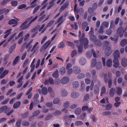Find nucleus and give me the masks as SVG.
I'll return each instance as SVG.
<instances>
[{"label": "nucleus", "instance_id": "f257e3e1", "mask_svg": "<svg viewBox=\"0 0 127 127\" xmlns=\"http://www.w3.org/2000/svg\"><path fill=\"white\" fill-rule=\"evenodd\" d=\"M80 44L78 47V52L79 54H81L83 52V44H84V47L86 48L88 43V40L86 38L83 39H81L80 40Z\"/></svg>", "mask_w": 127, "mask_h": 127}, {"label": "nucleus", "instance_id": "f03ea898", "mask_svg": "<svg viewBox=\"0 0 127 127\" xmlns=\"http://www.w3.org/2000/svg\"><path fill=\"white\" fill-rule=\"evenodd\" d=\"M91 66L94 67H95L97 70H100L102 68V65L100 62H96V60L95 59H93L91 62Z\"/></svg>", "mask_w": 127, "mask_h": 127}, {"label": "nucleus", "instance_id": "7ed1b4c3", "mask_svg": "<svg viewBox=\"0 0 127 127\" xmlns=\"http://www.w3.org/2000/svg\"><path fill=\"white\" fill-rule=\"evenodd\" d=\"M33 18V17L32 16L28 19L26 20L24 22L21 26V28L22 30H25L28 28L30 26L28 24H26L30 20Z\"/></svg>", "mask_w": 127, "mask_h": 127}, {"label": "nucleus", "instance_id": "20e7f679", "mask_svg": "<svg viewBox=\"0 0 127 127\" xmlns=\"http://www.w3.org/2000/svg\"><path fill=\"white\" fill-rule=\"evenodd\" d=\"M73 71L75 74H78L81 72V69L79 67L75 66L73 67Z\"/></svg>", "mask_w": 127, "mask_h": 127}, {"label": "nucleus", "instance_id": "39448f33", "mask_svg": "<svg viewBox=\"0 0 127 127\" xmlns=\"http://www.w3.org/2000/svg\"><path fill=\"white\" fill-rule=\"evenodd\" d=\"M102 76L104 78V80L105 82L106 83L108 82V83H112L111 78H109V79L108 80L106 74L104 73H102Z\"/></svg>", "mask_w": 127, "mask_h": 127}, {"label": "nucleus", "instance_id": "423d86ee", "mask_svg": "<svg viewBox=\"0 0 127 127\" xmlns=\"http://www.w3.org/2000/svg\"><path fill=\"white\" fill-rule=\"evenodd\" d=\"M88 24L86 22H83L82 24V28L83 30H84L86 27V28L85 29V31L87 32L89 30V27L88 26Z\"/></svg>", "mask_w": 127, "mask_h": 127}, {"label": "nucleus", "instance_id": "0eeeda50", "mask_svg": "<svg viewBox=\"0 0 127 127\" xmlns=\"http://www.w3.org/2000/svg\"><path fill=\"white\" fill-rule=\"evenodd\" d=\"M113 61L114 64L113 66L115 68L118 67L120 64L119 60L118 59L114 58Z\"/></svg>", "mask_w": 127, "mask_h": 127}, {"label": "nucleus", "instance_id": "6e6552de", "mask_svg": "<svg viewBox=\"0 0 127 127\" xmlns=\"http://www.w3.org/2000/svg\"><path fill=\"white\" fill-rule=\"evenodd\" d=\"M79 93L73 91L71 92L70 94L71 97L74 98H76L79 96Z\"/></svg>", "mask_w": 127, "mask_h": 127}, {"label": "nucleus", "instance_id": "1a4fd4ad", "mask_svg": "<svg viewBox=\"0 0 127 127\" xmlns=\"http://www.w3.org/2000/svg\"><path fill=\"white\" fill-rule=\"evenodd\" d=\"M38 44V42H37L33 45L31 50V52H33V53H34L38 49L39 47L37 46Z\"/></svg>", "mask_w": 127, "mask_h": 127}, {"label": "nucleus", "instance_id": "9d476101", "mask_svg": "<svg viewBox=\"0 0 127 127\" xmlns=\"http://www.w3.org/2000/svg\"><path fill=\"white\" fill-rule=\"evenodd\" d=\"M69 78L67 76L64 77L61 80V83L63 84L67 83L69 80Z\"/></svg>", "mask_w": 127, "mask_h": 127}, {"label": "nucleus", "instance_id": "9b49d317", "mask_svg": "<svg viewBox=\"0 0 127 127\" xmlns=\"http://www.w3.org/2000/svg\"><path fill=\"white\" fill-rule=\"evenodd\" d=\"M48 92L50 94V97H54L55 96V93L53 89L50 87L48 88Z\"/></svg>", "mask_w": 127, "mask_h": 127}, {"label": "nucleus", "instance_id": "f8f14e48", "mask_svg": "<svg viewBox=\"0 0 127 127\" xmlns=\"http://www.w3.org/2000/svg\"><path fill=\"white\" fill-rule=\"evenodd\" d=\"M114 58L118 59L120 57V53L119 51L117 50L115 51L113 53Z\"/></svg>", "mask_w": 127, "mask_h": 127}, {"label": "nucleus", "instance_id": "ddd939ff", "mask_svg": "<svg viewBox=\"0 0 127 127\" xmlns=\"http://www.w3.org/2000/svg\"><path fill=\"white\" fill-rule=\"evenodd\" d=\"M122 26H120L119 28L117 31L118 34L119 35V36L121 37H122L123 35V33H122Z\"/></svg>", "mask_w": 127, "mask_h": 127}, {"label": "nucleus", "instance_id": "4468645a", "mask_svg": "<svg viewBox=\"0 0 127 127\" xmlns=\"http://www.w3.org/2000/svg\"><path fill=\"white\" fill-rule=\"evenodd\" d=\"M112 50L110 47L107 48L105 50V53L107 56H109L111 53Z\"/></svg>", "mask_w": 127, "mask_h": 127}, {"label": "nucleus", "instance_id": "2eb2a0df", "mask_svg": "<svg viewBox=\"0 0 127 127\" xmlns=\"http://www.w3.org/2000/svg\"><path fill=\"white\" fill-rule=\"evenodd\" d=\"M121 64L124 67H126L127 65V59L125 58H123L121 61Z\"/></svg>", "mask_w": 127, "mask_h": 127}, {"label": "nucleus", "instance_id": "dca6fc26", "mask_svg": "<svg viewBox=\"0 0 127 127\" xmlns=\"http://www.w3.org/2000/svg\"><path fill=\"white\" fill-rule=\"evenodd\" d=\"M99 87L97 85H95L94 87V93L95 94H98L99 93Z\"/></svg>", "mask_w": 127, "mask_h": 127}, {"label": "nucleus", "instance_id": "f3484780", "mask_svg": "<svg viewBox=\"0 0 127 127\" xmlns=\"http://www.w3.org/2000/svg\"><path fill=\"white\" fill-rule=\"evenodd\" d=\"M72 85L73 88H76L79 86V84L78 81H74L72 83Z\"/></svg>", "mask_w": 127, "mask_h": 127}, {"label": "nucleus", "instance_id": "a211bd4d", "mask_svg": "<svg viewBox=\"0 0 127 127\" xmlns=\"http://www.w3.org/2000/svg\"><path fill=\"white\" fill-rule=\"evenodd\" d=\"M79 62L80 64L83 65L85 64L86 61L84 58L81 57L79 59Z\"/></svg>", "mask_w": 127, "mask_h": 127}, {"label": "nucleus", "instance_id": "6ab92c4d", "mask_svg": "<svg viewBox=\"0 0 127 127\" xmlns=\"http://www.w3.org/2000/svg\"><path fill=\"white\" fill-rule=\"evenodd\" d=\"M51 43V41L50 40L48 41L46 43H45L41 49L43 50H45L50 45Z\"/></svg>", "mask_w": 127, "mask_h": 127}, {"label": "nucleus", "instance_id": "aec40b11", "mask_svg": "<svg viewBox=\"0 0 127 127\" xmlns=\"http://www.w3.org/2000/svg\"><path fill=\"white\" fill-rule=\"evenodd\" d=\"M70 102L69 101H65L63 103V106L64 108H67L69 106Z\"/></svg>", "mask_w": 127, "mask_h": 127}, {"label": "nucleus", "instance_id": "412c9836", "mask_svg": "<svg viewBox=\"0 0 127 127\" xmlns=\"http://www.w3.org/2000/svg\"><path fill=\"white\" fill-rule=\"evenodd\" d=\"M41 93L43 95H47L48 93L47 88L45 87H43L41 90Z\"/></svg>", "mask_w": 127, "mask_h": 127}, {"label": "nucleus", "instance_id": "4be33fe9", "mask_svg": "<svg viewBox=\"0 0 127 127\" xmlns=\"http://www.w3.org/2000/svg\"><path fill=\"white\" fill-rule=\"evenodd\" d=\"M9 72V71L8 70H4L2 72V74L0 76V78L1 79L3 78L5 75L8 73Z\"/></svg>", "mask_w": 127, "mask_h": 127}, {"label": "nucleus", "instance_id": "5701e85b", "mask_svg": "<svg viewBox=\"0 0 127 127\" xmlns=\"http://www.w3.org/2000/svg\"><path fill=\"white\" fill-rule=\"evenodd\" d=\"M106 64L108 67H111L112 65V60L110 59H108L106 61Z\"/></svg>", "mask_w": 127, "mask_h": 127}, {"label": "nucleus", "instance_id": "b1692460", "mask_svg": "<svg viewBox=\"0 0 127 127\" xmlns=\"http://www.w3.org/2000/svg\"><path fill=\"white\" fill-rule=\"evenodd\" d=\"M53 77L54 78H57L59 76L58 71L57 69L53 72L52 74Z\"/></svg>", "mask_w": 127, "mask_h": 127}, {"label": "nucleus", "instance_id": "393cba45", "mask_svg": "<svg viewBox=\"0 0 127 127\" xmlns=\"http://www.w3.org/2000/svg\"><path fill=\"white\" fill-rule=\"evenodd\" d=\"M85 76V74L82 73H80L77 75V78L78 79H81L84 78Z\"/></svg>", "mask_w": 127, "mask_h": 127}, {"label": "nucleus", "instance_id": "a878e982", "mask_svg": "<svg viewBox=\"0 0 127 127\" xmlns=\"http://www.w3.org/2000/svg\"><path fill=\"white\" fill-rule=\"evenodd\" d=\"M127 43V40L126 39H123L121 42L120 45L122 47H124L126 45Z\"/></svg>", "mask_w": 127, "mask_h": 127}, {"label": "nucleus", "instance_id": "bb28decb", "mask_svg": "<svg viewBox=\"0 0 127 127\" xmlns=\"http://www.w3.org/2000/svg\"><path fill=\"white\" fill-rule=\"evenodd\" d=\"M59 72L60 74L63 75L65 73V69L64 67H62L59 70Z\"/></svg>", "mask_w": 127, "mask_h": 127}, {"label": "nucleus", "instance_id": "cd10ccee", "mask_svg": "<svg viewBox=\"0 0 127 127\" xmlns=\"http://www.w3.org/2000/svg\"><path fill=\"white\" fill-rule=\"evenodd\" d=\"M68 5L67 3H65L59 9L60 12H62L68 6Z\"/></svg>", "mask_w": 127, "mask_h": 127}, {"label": "nucleus", "instance_id": "c85d7f7f", "mask_svg": "<svg viewBox=\"0 0 127 127\" xmlns=\"http://www.w3.org/2000/svg\"><path fill=\"white\" fill-rule=\"evenodd\" d=\"M106 92V88L104 86H103L101 89L100 92V95L102 96L103 94H105Z\"/></svg>", "mask_w": 127, "mask_h": 127}, {"label": "nucleus", "instance_id": "c756f323", "mask_svg": "<svg viewBox=\"0 0 127 127\" xmlns=\"http://www.w3.org/2000/svg\"><path fill=\"white\" fill-rule=\"evenodd\" d=\"M20 102L19 101H18L14 104L13 107L14 109H17L20 106Z\"/></svg>", "mask_w": 127, "mask_h": 127}, {"label": "nucleus", "instance_id": "7c9ffc66", "mask_svg": "<svg viewBox=\"0 0 127 127\" xmlns=\"http://www.w3.org/2000/svg\"><path fill=\"white\" fill-rule=\"evenodd\" d=\"M19 56H17L14 60L13 63V65L14 66L17 64L19 61Z\"/></svg>", "mask_w": 127, "mask_h": 127}, {"label": "nucleus", "instance_id": "2f4dec72", "mask_svg": "<svg viewBox=\"0 0 127 127\" xmlns=\"http://www.w3.org/2000/svg\"><path fill=\"white\" fill-rule=\"evenodd\" d=\"M115 89L113 88H112L110 90L109 94L110 96L113 97L115 94Z\"/></svg>", "mask_w": 127, "mask_h": 127}, {"label": "nucleus", "instance_id": "473e14b6", "mask_svg": "<svg viewBox=\"0 0 127 127\" xmlns=\"http://www.w3.org/2000/svg\"><path fill=\"white\" fill-rule=\"evenodd\" d=\"M77 54V52L76 50H74L72 51L71 53V56L72 58L74 57Z\"/></svg>", "mask_w": 127, "mask_h": 127}, {"label": "nucleus", "instance_id": "72a5a7b5", "mask_svg": "<svg viewBox=\"0 0 127 127\" xmlns=\"http://www.w3.org/2000/svg\"><path fill=\"white\" fill-rule=\"evenodd\" d=\"M18 23L17 21L15 19H12L10 20L8 22L9 25L16 24Z\"/></svg>", "mask_w": 127, "mask_h": 127}, {"label": "nucleus", "instance_id": "f704fd0d", "mask_svg": "<svg viewBox=\"0 0 127 127\" xmlns=\"http://www.w3.org/2000/svg\"><path fill=\"white\" fill-rule=\"evenodd\" d=\"M61 94L62 96L65 97L67 95L68 93L65 90H62L61 92Z\"/></svg>", "mask_w": 127, "mask_h": 127}, {"label": "nucleus", "instance_id": "c9c22d12", "mask_svg": "<svg viewBox=\"0 0 127 127\" xmlns=\"http://www.w3.org/2000/svg\"><path fill=\"white\" fill-rule=\"evenodd\" d=\"M116 90L117 94L118 95H120L122 92L121 89L119 87H117L116 88Z\"/></svg>", "mask_w": 127, "mask_h": 127}, {"label": "nucleus", "instance_id": "e433bc0d", "mask_svg": "<svg viewBox=\"0 0 127 127\" xmlns=\"http://www.w3.org/2000/svg\"><path fill=\"white\" fill-rule=\"evenodd\" d=\"M75 112L76 114L79 115L81 112V109L80 107H78L76 108L75 110Z\"/></svg>", "mask_w": 127, "mask_h": 127}, {"label": "nucleus", "instance_id": "4c0bfd02", "mask_svg": "<svg viewBox=\"0 0 127 127\" xmlns=\"http://www.w3.org/2000/svg\"><path fill=\"white\" fill-rule=\"evenodd\" d=\"M16 47V44H13L9 49V52L10 54L12 53L14 50L15 49Z\"/></svg>", "mask_w": 127, "mask_h": 127}, {"label": "nucleus", "instance_id": "58836bf2", "mask_svg": "<svg viewBox=\"0 0 127 127\" xmlns=\"http://www.w3.org/2000/svg\"><path fill=\"white\" fill-rule=\"evenodd\" d=\"M95 44L97 46H100L101 45L102 43L99 40L97 39L95 41Z\"/></svg>", "mask_w": 127, "mask_h": 127}, {"label": "nucleus", "instance_id": "ea45409f", "mask_svg": "<svg viewBox=\"0 0 127 127\" xmlns=\"http://www.w3.org/2000/svg\"><path fill=\"white\" fill-rule=\"evenodd\" d=\"M55 0H51L49 4V6L48 7L47 9H50L54 5V2L55 1Z\"/></svg>", "mask_w": 127, "mask_h": 127}, {"label": "nucleus", "instance_id": "a19ab883", "mask_svg": "<svg viewBox=\"0 0 127 127\" xmlns=\"http://www.w3.org/2000/svg\"><path fill=\"white\" fill-rule=\"evenodd\" d=\"M4 111H5V113H6L10 109V108H8L7 106H5L2 107Z\"/></svg>", "mask_w": 127, "mask_h": 127}, {"label": "nucleus", "instance_id": "79ce46f5", "mask_svg": "<svg viewBox=\"0 0 127 127\" xmlns=\"http://www.w3.org/2000/svg\"><path fill=\"white\" fill-rule=\"evenodd\" d=\"M60 102V99L58 98H55L53 101V103L55 104H57L59 103Z\"/></svg>", "mask_w": 127, "mask_h": 127}, {"label": "nucleus", "instance_id": "37998d69", "mask_svg": "<svg viewBox=\"0 0 127 127\" xmlns=\"http://www.w3.org/2000/svg\"><path fill=\"white\" fill-rule=\"evenodd\" d=\"M83 123L81 121H76L75 123V125L76 126H80L83 125Z\"/></svg>", "mask_w": 127, "mask_h": 127}, {"label": "nucleus", "instance_id": "c03bdc74", "mask_svg": "<svg viewBox=\"0 0 127 127\" xmlns=\"http://www.w3.org/2000/svg\"><path fill=\"white\" fill-rule=\"evenodd\" d=\"M90 39L91 40L94 42L97 40L96 39V36L93 35H90Z\"/></svg>", "mask_w": 127, "mask_h": 127}, {"label": "nucleus", "instance_id": "a18cd8bd", "mask_svg": "<svg viewBox=\"0 0 127 127\" xmlns=\"http://www.w3.org/2000/svg\"><path fill=\"white\" fill-rule=\"evenodd\" d=\"M61 114V112L59 110H56L54 113V115L56 116H59Z\"/></svg>", "mask_w": 127, "mask_h": 127}, {"label": "nucleus", "instance_id": "49530a36", "mask_svg": "<svg viewBox=\"0 0 127 127\" xmlns=\"http://www.w3.org/2000/svg\"><path fill=\"white\" fill-rule=\"evenodd\" d=\"M89 95L88 94H86L84 97L83 99V101L84 102H86L89 99Z\"/></svg>", "mask_w": 127, "mask_h": 127}, {"label": "nucleus", "instance_id": "de8ad7c7", "mask_svg": "<svg viewBox=\"0 0 127 127\" xmlns=\"http://www.w3.org/2000/svg\"><path fill=\"white\" fill-rule=\"evenodd\" d=\"M55 21L54 20L51 21L47 25L46 27H49L51 26L54 24Z\"/></svg>", "mask_w": 127, "mask_h": 127}, {"label": "nucleus", "instance_id": "09e8293b", "mask_svg": "<svg viewBox=\"0 0 127 127\" xmlns=\"http://www.w3.org/2000/svg\"><path fill=\"white\" fill-rule=\"evenodd\" d=\"M65 45L64 43L63 42H61L59 44L58 47L60 48H62L64 47Z\"/></svg>", "mask_w": 127, "mask_h": 127}, {"label": "nucleus", "instance_id": "8fccbe9b", "mask_svg": "<svg viewBox=\"0 0 127 127\" xmlns=\"http://www.w3.org/2000/svg\"><path fill=\"white\" fill-rule=\"evenodd\" d=\"M86 57L88 59H90L92 57V54L90 52H87L86 54Z\"/></svg>", "mask_w": 127, "mask_h": 127}, {"label": "nucleus", "instance_id": "3c124183", "mask_svg": "<svg viewBox=\"0 0 127 127\" xmlns=\"http://www.w3.org/2000/svg\"><path fill=\"white\" fill-rule=\"evenodd\" d=\"M91 74L92 77L97 76L96 74V71L95 70H92L91 71Z\"/></svg>", "mask_w": 127, "mask_h": 127}, {"label": "nucleus", "instance_id": "603ef678", "mask_svg": "<svg viewBox=\"0 0 127 127\" xmlns=\"http://www.w3.org/2000/svg\"><path fill=\"white\" fill-rule=\"evenodd\" d=\"M22 124L24 126H27L29 125V122L28 121H24L22 122Z\"/></svg>", "mask_w": 127, "mask_h": 127}, {"label": "nucleus", "instance_id": "864d4df0", "mask_svg": "<svg viewBox=\"0 0 127 127\" xmlns=\"http://www.w3.org/2000/svg\"><path fill=\"white\" fill-rule=\"evenodd\" d=\"M74 25H71V26L75 30H76L78 28V27L77 25V23L76 22H74Z\"/></svg>", "mask_w": 127, "mask_h": 127}, {"label": "nucleus", "instance_id": "5fc2aeb1", "mask_svg": "<svg viewBox=\"0 0 127 127\" xmlns=\"http://www.w3.org/2000/svg\"><path fill=\"white\" fill-rule=\"evenodd\" d=\"M111 113L110 111H105L102 113V115L104 116H108L111 115Z\"/></svg>", "mask_w": 127, "mask_h": 127}, {"label": "nucleus", "instance_id": "6e6d98bb", "mask_svg": "<svg viewBox=\"0 0 127 127\" xmlns=\"http://www.w3.org/2000/svg\"><path fill=\"white\" fill-rule=\"evenodd\" d=\"M112 107L111 104H109L107 105L106 106V109L107 110H109Z\"/></svg>", "mask_w": 127, "mask_h": 127}, {"label": "nucleus", "instance_id": "4d7b16f0", "mask_svg": "<svg viewBox=\"0 0 127 127\" xmlns=\"http://www.w3.org/2000/svg\"><path fill=\"white\" fill-rule=\"evenodd\" d=\"M15 84V82L14 81H11L9 82V84H7V86H8L9 84L11 87L14 85Z\"/></svg>", "mask_w": 127, "mask_h": 127}, {"label": "nucleus", "instance_id": "13d9d810", "mask_svg": "<svg viewBox=\"0 0 127 127\" xmlns=\"http://www.w3.org/2000/svg\"><path fill=\"white\" fill-rule=\"evenodd\" d=\"M11 4L12 6H15L17 5L18 2L17 1L13 0L11 2Z\"/></svg>", "mask_w": 127, "mask_h": 127}, {"label": "nucleus", "instance_id": "bf43d9fd", "mask_svg": "<svg viewBox=\"0 0 127 127\" xmlns=\"http://www.w3.org/2000/svg\"><path fill=\"white\" fill-rule=\"evenodd\" d=\"M108 23L106 22H104L102 24V27L104 28H107L108 27Z\"/></svg>", "mask_w": 127, "mask_h": 127}, {"label": "nucleus", "instance_id": "052dcab7", "mask_svg": "<svg viewBox=\"0 0 127 127\" xmlns=\"http://www.w3.org/2000/svg\"><path fill=\"white\" fill-rule=\"evenodd\" d=\"M108 37V36H102L99 35L98 36V38L101 40H103L104 39L107 38Z\"/></svg>", "mask_w": 127, "mask_h": 127}, {"label": "nucleus", "instance_id": "680f3d73", "mask_svg": "<svg viewBox=\"0 0 127 127\" xmlns=\"http://www.w3.org/2000/svg\"><path fill=\"white\" fill-rule=\"evenodd\" d=\"M23 31H21L20 33H19L17 36H16L15 37V39H17L18 38H19L21 36L23 35Z\"/></svg>", "mask_w": 127, "mask_h": 127}, {"label": "nucleus", "instance_id": "e2e57ef3", "mask_svg": "<svg viewBox=\"0 0 127 127\" xmlns=\"http://www.w3.org/2000/svg\"><path fill=\"white\" fill-rule=\"evenodd\" d=\"M92 81L93 82H96L98 81V80L97 79V76L92 77Z\"/></svg>", "mask_w": 127, "mask_h": 127}, {"label": "nucleus", "instance_id": "0e129e2a", "mask_svg": "<svg viewBox=\"0 0 127 127\" xmlns=\"http://www.w3.org/2000/svg\"><path fill=\"white\" fill-rule=\"evenodd\" d=\"M73 71V69L70 68L68 69L67 71V74L68 75H70L72 73Z\"/></svg>", "mask_w": 127, "mask_h": 127}, {"label": "nucleus", "instance_id": "69168bd1", "mask_svg": "<svg viewBox=\"0 0 127 127\" xmlns=\"http://www.w3.org/2000/svg\"><path fill=\"white\" fill-rule=\"evenodd\" d=\"M53 117V116L52 115H50L46 116L45 118V121H47L49 120Z\"/></svg>", "mask_w": 127, "mask_h": 127}, {"label": "nucleus", "instance_id": "338daca9", "mask_svg": "<svg viewBox=\"0 0 127 127\" xmlns=\"http://www.w3.org/2000/svg\"><path fill=\"white\" fill-rule=\"evenodd\" d=\"M37 18V16H36L28 24L29 26H30L31 24L34 22Z\"/></svg>", "mask_w": 127, "mask_h": 127}, {"label": "nucleus", "instance_id": "774afa93", "mask_svg": "<svg viewBox=\"0 0 127 127\" xmlns=\"http://www.w3.org/2000/svg\"><path fill=\"white\" fill-rule=\"evenodd\" d=\"M40 111L39 110H37L34 111L33 114V116H36L38 115L39 114Z\"/></svg>", "mask_w": 127, "mask_h": 127}]
</instances>
